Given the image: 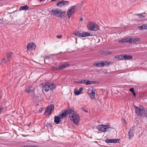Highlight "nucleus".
<instances>
[{
    "instance_id": "nucleus-1",
    "label": "nucleus",
    "mask_w": 147,
    "mask_h": 147,
    "mask_svg": "<svg viewBox=\"0 0 147 147\" xmlns=\"http://www.w3.org/2000/svg\"><path fill=\"white\" fill-rule=\"evenodd\" d=\"M56 88L55 84L51 82H47L45 85L43 86L42 90H44L46 92H48L49 90H53Z\"/></svg>"
},
{
    "instance_id": "nucleus-2",
    "label": "nucleus",
    "mask_w": 147,
    "mask_h": 147,
    "mask_svg": "<svg viewBox=\"0 0 147 147\" xmlns=\"http://www.w3.org/2000/svg\"><path fill=\"white\" fill-rule=\"evenodd\" d=\"M140 40L138 38H131L130 37H127L121 39L118 41V42L121 43L128 42L129 43H135Z\"/></svg>"
},
{
    "instance_id": "nucleus-3",
    "label": "nucleus",
    "mask_w": 147,
    "mask_h": 147,
    "mask_svg": "<svg viewBox=\"0 0 147 147\" xmlns=\"http://www.w3.org/2000/svg\"><path fill=\"white\" fill-rule=\"evenodd\" d=\"M99 26L96 24L90 22L87 25L88 29L91 31H96L99 29Z\"/></svg>"
},
{
    "instance_id": "nucleus-4",
    "label": "nucleus",
    "mask_w": 147,
    "mask_h": 147,
    "mask_svg": "<svg viewBox=\"0 0 147 147\" xmlns=\"http://www.w3.org/2000/svg\"><path fill=\"white\" fill-rule=\"evenodd\" d=\"M97 128L100 131L102 132H106L110 131L111 128L109 125H98L97 126Z\"/></svg>"
},
{
    "instance_id": "nucleus-5",
    "label": "nucleus",
    "mask_w": 147,
    "mask_h": 147,
    "mask_svg": "<svg viewBox=\"0 0 147 147\" xmlns=\"http://www.w3.org/2000/svg\"><path fill=\"white\" fill-rule=\"evenodd\" d=\"M74 34L78 37H84L90 36V33L86 32L81 33L79 31H78L74 33Z\"/></svg>"
},
{
    "instance_id": "nucleus-6",
    "label": "nucleus",
    "mask_w": 147,
    "mask_h": 147,
    "mask_svg": "<svg viewBox=\"0 0 147 147\" xmlns=\"http://www.w3.org/2000/svg\"><path fill=\"white\" fill-rule=\"evenodd\" d=\"M76 7V5L71 6L67 12L68 17L69 18H70L71 16L75 13L76 11L75 8Z\"/></svg>"
},
{
    "instance_id": "nucleus-7",
    "label": "nucleus",
    "mask_w": 147,
    "mask_h": 147,
    "mask_svg": "<svg viewBox=\"0 0 147 147\" xmlns=\"http://www.w3.org/2000/svg\"><path fill=\"white\" fill-rule=\"evenodd\" d=\"M71 120H72L73 122L76 125H77L80 120V117L76 113L70 118Z\"/></svg>"
},
{
    "instance_id": "nucleus-8",
    "label": "nucleus",
    "mask_w": 147,
    "mask_h": 147,
    "mask_svg": "<svg viewBox=\"0 0 147 147\" xmlns=\"http://www.w3.org/2000/svg\"><path fill=\"white\" fill-rule=\"evenodd\" d=\"M110 64V62H108L107 63V61H101L100 62H96L93 64V65L98 67H101L104 66L105 65H108Z\"/></svg>"
},
{
    "instance_id": "nucleus-9",
    "label": "nucleus",
    "mask_w": 147,
    "mask_h": 147,
    "mask_svg": "<svg viewBox=\"0 0 147 147\" xmlns=\"http://www.w3.org/2000/svg\"><path fill=\"white\" fill-rule=\"evenodd\" d=\"M54 105H53L48 106L45 109V114L47 115L51 114L54 110Z\"/></svg>"
},
{
    "instance_id": "nucleus-10",
    "label": "nucleus",
    "mask_w": 147,
    "mask_h": 147,
    "mask_svg": "<svg viewBox=\"0 0 147 147\" xmlns=\"http://www.w3.org/2000/svg\"><path fill=\"white\" fill-rule=\"evenodd\" d=\"M51 13L53 15L58 17H60L63 13L62 11L59 9L52 10L51 11Z\"/></svg>"
},
{
    "instance_id": "nucleus-11",
    "label": "nucleus",
    "mask_w": 147,
    "mask_h": 147,
    "mask_svg": "<svg viewBox=\"0 0 147 147\" xmlns=\"http://www.w3.org/2000/svg\"><path fill=\"white\" fill-rule=\"evenodd\" d=\"M135 109V113L137 115H142L144 113V110L142 108L138 107L136 106H134Z\"/></svg>"
},
{
    "instance_id": "nucleus-12",
    "label": "nucleus",
    "mask_w": 147,
    "mask_h": 147,
    "mask_svg": "<svg viewBox=\"0 0 147 147\" xmlns=\"http://www.w3.org/2000/svg\"><path fill=\"white\" fill-rule=\"evenodd\" d=\"M105 142L107 143H118L119 142V139H107L105 140Z\"/></svg>"
},
{
    "instance_id": "nucleus-13",
    "label": "nucleus",
    "mask_w": 147,
    "mask_h": 147,
    "mask_svg": "<svg viewBox=\"0 0 147 147\" xmlns=\"http://www.w3.org/2000/svg\"><path fill=\"white\" fill-rule=\"evenodd\" d=\"M88 94L90 96L92 99H93L95 98V92L94 90L88 89Z\"/></svg>"
},
{
    "instance_id": "nucleus-14",
    "label": "nucleus",
    "mask_w": 147,
    "mask_h": 147,
    "mask_svg": "<svg viewBox=\"0 0 147 147\" xmlns=\"http://www.w3.org/2000/svg\"><path fill=\"white\" fill-rule=\"evenodd\" d=\"M69 3V1L62 0L57 3V5L59 6H61L64 5H68Z\"/></svg>"
},
{
    "instance_id": "nucleus-15",
    "label": "nucleus",
    "mask_w": 147,
    "mask_h": 147,
    "mask_svg": "<svg viewBox=\"0 0 147 147\" xmlns=\"http://www.w3.org/2000/svg\"><path fill=\"white\" fill-rule=\"evenodd\" d=\"M27 50L30 51L33 49L34 50L36 47V45L33 43L28 44L27 46Z\"/></svg>"
},
{
    "instance_id": "nucleus-16",
    "label": "nucleus",
    "mask_w": 147,
    "mask_h": 147,
    "mask_svg": "<svg viewBox=\"0 0 147 147\" xmlns=\"http://www.w3.org/2000/svg\"><path fill=\"white\" fill-rule=\"evenodd\" d=\"M67 111V115L69 114V117H71L72 116L74 115V114L76 113L74 111V109H67L66 110Z\"/></svg>"
},
{
    "instance_id": "nucleus-17",
    "label": "nucleus",
    "mask_w": 147,
    "mask_h": 147,
    "mask_svg": "<svg viewBox=\"0 0 147 147\" xmlns=\"http://www.w3.org/2000/svg\"><path fill=\"white\" fill-rule=\"evenodd\" d=\"M134 128L133 127H131L129 132V138L131 139L133 138L134 135Z\"/></svg>"
},
{
    "instance_id": "nucleus-18",
    "label": "nucleus",
    "mask_w": 147,
    "mask_h": 147,
    "mask_svg": "<svg viewBox=\"0 0 147 147\" xmlns=\"http://www.w3.org/2000/svg\"><path fill=\"white\" fill-rule=\"evenodd\" d=\"M35 89L34 87L31 86H29L27 87L26 89V91L28 93H30L33 91Z\"/></svg>"
},
{
    "instance_id": "nucleus-19",
    "label": "nucleus",
    "mask_w": 147,
    "mask_h": 147,
    "mask_svg": "<svg viewBox=\"0 0 147 147\" xmlns=\"http://www.w3.org/2000/svg\"><path fill=\"white\" fill-rule=\"evenodd\" d=\"M83 87L80 88L79 90H78L76 88H75L74 90V94L77 95H79L83 91Z\"/></svg>"
},
{
    "instance_id": "nucleus-20",
    "label": "nucleus",
    "mask_w": 147,
    "mask_h": 147,
    "mask_svg": "<svg viewBox=\"0 0 147 147\" xmlns=\"http://www.w3.org/2000/svg\"><path fill=\"white\" fill-rule=\"evenodd\" d=\"M61 119L59 116H56L54 118V122L58 124L61 121Z\"/></svg>"
},
{
    "instance_id": "nucleus-21",
    "label": "nucleus",
    "mask_w": 147,
    "mask_h": 147,
    "mask_svg": "<svg viewBox=\"0 0 147 147\" xmlns=\"http://www.w3.org/2000/svg\"><path fill=\"white\" fill-rule=\"evenodd\" d=\"M67 111H65L64 112H63L62 114L59 115V116L60 117L61 119H63L67 115Z\"/></svg>"
},
{
    "instance_id": "nucleus-22",
    "label": "nucleus",
    "mask_w": 147,
    "mask_h": 147,
    "mask_svg": "<svg viewBox=\"0 0 147 147\" xmlns=\"http://www.w3.org/2000/svg\"><path fill=\"white\" fill-rule=\"evenodd\" d=\"M13 53L11 52H9L8 53L7 55V61H10V60L11 59L12 56L13 55Z\"/></svg>"
},
{
    "instance_id": "nucleus-23",
    "label": "nucleus",
    "mask_w": 147,
    "mask_h": 147,
    "mask_svg": "<svg viewBox=\"0 0 147 147\" xmlns=\"http://www.w3.org/2000/svg\"><path fill=\"white\" fill-rule=\"evenodd\" d=\"M29 8V7L27 5H26L24 6H22L21 7H20L19 9L20 11L22 10H27Z\"/></svg>"
},
{
    "instance_id": "nucleus-24",
    "label": "nucleus",
    "mask_w": 147,
    "mask_h": 147,
    "mask_svg": "<svg viewBox=\"0 0 147 147\" xmlns=\"http://www.w3.org/2000/svg\"><path fill=\"white\" fill-rule=\"evenodd\" d=\"M147 24H143L142 26H139L138 28L140 30H143L147 29Z\"/></svg>"
},
{
    "instance_id": "nucleus-25",
    "label": "nucleus",
    "mask_w": 147,
    "mask_h": 147,
    "mask_svg": "<svg viewBox=\"0 0 147 147\" xmlns=\"http://www.w3.org/2000/svg\"><path fill=\"white\" fill-rule=\"evenodd\" d=\"M132 58L133 57L131 55H124L123 58H124V59L129 60L132 59Z\"/></svg>"
},
{
    "instance_id": "nucleus-26",
    "label": "nucleus",
    "mask_w": 147,
    "mask_h": 147,
    "mask_svg": "<svg viewBox=\"0 0 147 147\" xmlns=\"http://www.w3.org/2000/svg\"><path fill=\"white\" fill-rule=\"evenodd\" d=\"M69 65V64H67L65 65H62L60 66H59V69H63L65 68L66 67H68Z\"/></svg>"
},
{
    "instance_id": "nucleus-27",
    "label": "nucleus",
    "mask_w": 147,
    "mask_h": 147,
    "mask_svg": "<svg viewBox=\"0 0 147 147\" xmlns=\"http://www.w3.org/2000/svg\"><path fill=\"white\" fill-rule=\"evenodd\" d=\"M86 81V80H81L76 81L75 83L77 84H85Z\"/></svg>"
},
{
    "instance_id": "nucleus-28",
    "label": "nucleus",
    "mask_w": 147,
    "mask_h": 147,
    "mask_svg": "<svg viewBox=\"0 0 147 147\" xmlns=\"http://www.w3.org/2000/svg\"><path fill=\"white\" fill-rule=\"evenodd\" d=\"M124 55H120L118 56L117 57H116V58L119 59L121 60H123L124 59V58H123Z\"/></svg>"
},
{
    "instance_id": "nucleus-29",
    "label": "nucleus",
    "mask_w": 147,
    "mask_h": 147,
    "mask_svg": "<svg viewBox=\"0 0 147 147\" xmlns=\"http://www.w3.org/2000/svg\"><path fill=\"white\" fill-rule=\"evenodd\" d=\"M135 15L139 16L140 18H144L145 17V16L144 15H142V13H138L136 14Z\"/></svg>"
},
{
    "instance_id": "nucleus-30",
    "label": "nucleus",
    "mask_w": 147,
    "mask_h": 147,
    "mask_svg": "<svg viewBox=\"0 0 147 147\" xmlns=\"http://www.w3.org/2000/svg\"><path fill=\"white\" fill-rule=\"evenodd\" d=\"M86 85H88L91 84V81L88 80L87 82H86L85 83Z\"/></svg>"
},
{
    "instance_id": "nucleus-31",
    "label": "nucleus",
    "mask_w": 147,
    "mask_h": 147,
    "mask_svg": "<svg viewBox=\"0 0 147 147\" xmlns=\"http://www.w3.org/2000/svg\"><path fill=\"white\" fill-rule=\"evenodd\" d=\"M104 53H105L106 54L109 55L111 53V52L109 51H105L104 52Z\"/></svg>"
},
{
    "instance_id": "nucleus-32",
    "label": "nucleus",
    "mask_w": 147,
    "mask_h": 147,
    "mask_svg": "<svg viewBox=\"0 0 147 147\" xmlns=\"http://www.w3.org/2000/svg\"><path fill=\"white\" fill-rule=\"evenodd\" d=\"M144 115L146 117H147V109H145L144 110Z\"/></svg>"
},
{
    "instance_id": "nucleus-33",
    "label": "nucleus",
    "mask_w": 147,
    "mask_h": 147,
    "mask_svg": "<svg viewBox=\"0 0 147 147\" xmlns=\"http://www.w3.org/2000/svg\"><path fill=\"white\" fill-rule=\"evenodd\" d=\"M59 69V67H54L53 68V69L54 70H57Z\"/></svg>"
},
{
    "instance_id": "nucleus-34",
    "label": "nucleus",
    "mask_w": 147,
    "mask_h": 147,
    "mask_svg": "<svg viewBox=\"0 0 147 147\" xmlns=\"http://www.w3.org/2000/svg\"><path fill=\"white\" fill-rule=\"evenodd\" d=\"M2 62V63H4V64H5L6 63V62L4 58H3V59Z\"/></svg>"
},
{
    "instance_id": "nucleus-35",
    "label": "nucleus",
    "mask_w": 147,
    "mask_h": 147,
    "mask_svg": "<svg viewBox=\"0 0 147 147\" xmlns=\"http://www.w3.org/2000/svg\"><path fill=\"white\" fill-rule=\"evenodd\" d=\"M62 36L61 35H58L57 36V37L58 38H62Z\"/></svg>"
},
{
    "instance_id": "nucleus-36",
    "label": "nucleus",
    "mask_w": 147,
    "mask_h": 147,
    "mask_svg": "<svg viewBox=\"0 0 147 147\" xmlns=\"http://www.w3.org/2000/svg\"><path fill=\"white\" fill-rule=\"evenodd\" d=\"M129 91L131 92L132 93H133V92H134V89L133 88H131L130 89Z\"/></svg>"
},
{
    "instance_id": "nucleus-37",
    "label": "nucleus",
    "mask_w": 147,
    "mask_h": 147,
    "mask_svg": "<svg viewBox=\"0 0 147 147\" xmlns=\"http://www.w3.org/2000/svg\"><path fill=\"white\" fill-rule=\"evenodd\" d=\"M96 82L94 81H91V84H96Z\"/></svg>"
},
{
    "instance_id": "nucleus-38",
    "label": "nucleus",
    "mask_w": 147,
    "mask_h": 147,
    "mask_svg": "<svg viewBox=\"0 0 147 147\" xmlns=\"http://www.w3.org/2000/svg\"><path fill=\"white\" fill-rule=\"evenodd\" d=\"M50 59V57L49 56L46 57L45 58V59Z\"/></svg>"
},
{
    "instance_id": "nucleus-39",
    "label": "nucleus",
    "mask_w": 147,
    "mask_h": 147,
    "mask_svg": "<svg viewBox=\"0 0 147 147\" xmlns=\"http://www.w3.org/2000/svg\"><path fill=\"white\" fill-rule=\"evenodd\" d=\"M103 72L105 73V74H107V71L105 69L103 71Z\"/></svg>"
},
{
    "instance_id": "nucleus-40",
    "label": "nucleus",
    "mask_w": 147,
    "mask_h": 147,
    "mask_svg": "<svg viewBox=\"0 0 147 147\" xmlns=\"http://www.w3.org/2000/svg\"><path fill=\"white\" fill-rule=\"evenodd\" d=\"M3 20L1 19H0V24L3 23Z\"/></svg>"
},
{
    "instance_id": "nucleus-41",
    "label": "nucleus",
    "mask_w": 147,
    "mask_h": 147,
    "mask_svg": "<svg viewBox=\"0 0 147 147\" xmlns=\"http://www.w3.org/2000/svg\"><path fill=\"white\" fill-rule=\"evenodd\" d=\"M24 147H32V145H31V146L27 145V146H24Z\"/></svg>"
},
{
    "instance_id": "nucleus-42",
    "label": "nucleus",
    "mask_w": 147,
    "mask_h": 147,
    "mask_svg": "<svg viewBox=\"0 0 147 147\" xmlns=\"http://www.w3.org/2000/svg\"><path fill=\"white\" fill-rule=\"evenodd\" d=\"M104 51H100L99 52V53L101 54H103L104 53Z\"/></svg>"
},
{
    "instance_id": "nucleus-43",
    "label": "nucleus",
    "mask_w": 147,
    "mask_h": 147,
    "mask_svg": "<svg viewBox=\"0 0 147 147\" xmlns=\"http://www.w3.org/2000/svg\"><path fill=\"white\" fill-rule=\"evenodd\" d=\"M133 94V95L134 96H136V94L135 92L134 91V92H133V93H132Z\"/></svg>"
},
{
    "instance_id": "nucleus-44",
    "label": "nucleus",
    "mask_w": 147,
    "mask_h": 147,
    "mask_svg": "<svg viewBox=\"0 0 147 147\" xmlns=\"http://www.w3.org/2000/svg\"><path fill=\"white\" fill-rule=\"evenodd\" d=\"M83 20V18H80V21H81Z\"/></svg>"
},
{
    "instance_id": "nucleus-45",
    "label": "nucleus",
    "mask_w": 147,
    "mask_h": 147,
    "mask_svg": "<svg viewBox=\"0 0 147 147\" xmlns=\"http://www.w3.org/2000/svg\"><path fill=\"white\" fill-rule=\"evenodd\" d=\"M32 146V147H38L37 146Z\"/></svg>"
},
{
    "instance_id": "nucleus-46",
    "label": "nucleus",
    "mask_w": 147,
    "mask_h": 147,
    "mask_svg": "<svg viewBox=\"0 0 147 147\" xmlns=\"http://www.w3.org/2000/svg\"><path fill=\"white\" fill-rule=\"evenodd\" d=\"M84 111H85L86 112H88V111L87 110H83Z\"/></svg>"
},
{
    "instance_id": "nucleus-47",
    "label": "nucleus",
    "mask_w": 147,
    "mask_h": 147,
    "mask_svg": "<svg viewBox=\"0 0 147 147\" xmlns=\"http://www.w3.org/2000/svg\"><path fill=\"white\" fill-rule=\"evenodd\" d=\"M48 125L49 126H50L51 125H50V124H48Z\"/></svg>"
}]
</instances>
